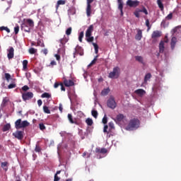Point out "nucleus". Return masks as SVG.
Returning <instances> with one entry per match:
<instances>
[{
    "instance_id": "nucleus-33",
    "label": "nucleus",
    "mask_w": 181,
    "mask_h": 181,
    "mask_svg": "<svg viewBox=\"0 0 181 181\" xmlns=\"http://www.w3.org/2000/svg\"><path fill=\"white\" fill-rule=\"evenodd\" d=\"M86 123L87 124V125H88V127H91V125H93V119H90V118L86 119Z\"/></svg>"
},
{
    "instance_id": "nucleus-41",
    "label": "nucleus",
    "mask_w": 181,
    "mask_h": 181,
    "mask_svg": "<svg viewBox=\"0 0 181 181\" xmlns=\"http://www.w3.org/2000/svg\"><path fill=\"white\" fill-rule=\"evenodd\" d=\"M91 114L94 118H97L98 117V112H97V110H92Z\"/></svg>"
},
{
    "instance_id": "nucleus-24",
    "label": "nucleus",
    "mask_w": 181,
    "mask_h": 181,
    "mask_svg": "<svg viewBox=\"0 0 181 181\" xmlns=\"http://www.w3.org/2000/svg\"><path fill=\"white\" fill-rule=\"evenodd\" d=\"M11 129V124H6L3 127V132H6V131H9Z\"/></svg>"
},
{
    "instance_id": "nucleus-50",
    "label": "nucleus",
    "mask_w": 181,
    "mask_h": 181,
    "mask_svg": "<svg viewBox=\"0 0 181 181\" xmlns=\"http://www.w3.org/2000/svg\"><path fill=\"white\" fill-rule=\"evenodd\" d=\"M8 101H9V100L8 99V98H4L3 99V101H2L3 105H6Z\"/></svg>"
},
{
    "instance_id": "nucleus-39",
    "label": "nucleus",
    "mask_w": 181,
    "mask_h": 181,
    "mask_svg": "<svg viewBox=\"0 0 181 181\" xmlns=\"http://www.w3.org/2000/svg\"><path fill=\"white\" fill-rule=\"evenodd\" d=\"M0 30H6V32H7V33H11V30H9V28H8V27L1 26V27H0Z\"/></svg>"
},
{
    "instance_id": "nucleus-64",
    "label": "nucleus",
    "mask_w": 181,
    "mask_h": 181,
    "mask_svg": "<svg viewBox=\"0 0 181 181\" xmlns=\"http://www.w3.org/2000/svg\"><path fill=\"white\" fill-rule=\"evenodd\" d=\"M109 127H110V128H111L112 129V128H114V123L110 122L109 123Z\"/></svg>"
},
{
    "instance_id": "nucleus-15",
    "label": "nucleus",
    "mask_w": 181,
    "mask_h": 181,
    "mask_svg": "<svg viewBox=\"0 0 181 181\" xmlns=\"http://www.w3.org/2000/svg\"><path fill=\"white\" fill-rule=\"evenodd\" d=\"M163 52H165V43L161 40L159 43V53H163Z\"/></svg>"
},
{
    "instance_id": "nucleus-23",
    "label": "nucleus",
    "mask_w": 181,
    "mask_h": 181,
    "mask_svg": "<svg viewBox=\"0 0 181 181\" xmlns=\"http://www.w3.org/2000/svg\"><path fill=\"white\" fill-rule=\"evenodd\" d=\"M30 123L27 120H24L21 122V128H26V127H29Z\"/></svg>"
},
{
    "instance_id": "nucleus-7",
    "label": "nucleus",
    "mask_w": 181,
    "mask_h": 181,
    "mask_svg": "<svg viewBox=\"0 0 181 181\" xmlns=\"http://www.w3.org/2000/svg\"><path fill=\"white\" fill-rule=\"evenodd\" d=\"M127 6H130V8H136L139 5V1L127 0Z\"/></svg>"
},
{
    "instance_id": "nucleus-2",
    "label": "nucleus",
    "mask_w": 181,
    "mask_h": 181,
    "mask_svg": "<svg viewBox=\"0 0 181 181\" xmlns=\"http://www.w3.org/2000/svg\"><path fill=\"white\" fill-rule=\"evenodd\" d=\"M136 128H139V119H132L129 122L126 129L127 131H134V129H136Z\"/></svg>"
},
{
    "instance_id": "nucleus-19",
    "label": "nucleus",
    "mask_w": 181,
    "mask_h": 181,
    "mask_svg": "<svg viewBox=\"0 0 181 181\" xmlns=\"http://www.w3.org/2000/svg\"><path fill=\"white\" fill-rule=\"evenodd\" d=\"M136 40H141L142 39V30H139L137 34L135 36Z\"/></svg>"
},
{
    "instance_id": "nucleus-8",
    "label": "nucleus",
    "mask_w": 181,
    "mask_h": 181,
    "mask_svg": "<svg viewBox=\"0 0 181 181\" xmlns=\"http://www.w3.org/2000/svg\"><path fill=\"white\" fill-rule=\"evenodd\" d=\"M13 136L16 137L19 141H22L23 139V132L22 131H16L13 133Z\"/></svg>"
},
{
    "instance_id": "nucleus-40",
    "label": "nucleus",
    "mask_w": 181,
    "mask_h": 181,
    "mask_svg": "<svg viewBox=\"0 0 181 181\" xmlns=\"http://www.w3.org/2000/svg\"><path fill=\"white\" fill-rule=\"evenodd\" d=\"M43 111L45 114H50V110H49L47 106H43Z\"/></svg>"
},
{
    "instance_id": "nucleus-6",
    "label": "nucleus",
    "mask_w": 181,
    "mask_h": 181,
    "mask_svg": "<svg viewBox=\"0 0 181 181\" xmlns=\"http://www.w3.org/2000/svg\"><path fill=\"white\" fill-rule=\"evenodd\" d=\"M22 98L23 101H28V100H32L33 98V93L26 92L22 94Z\"/></svg>"
},
{
    "instance_id": "nucleus-55",
    "label": "nucleus",
    "mask_w": 181,
    "mask_h": 181,
    "mask_svg": "<svg viewBox=\"0 0 181 181\" xmlns=\"http://www.w3.org/2000/svg\"><path fill=\"white\" fill-rule=\"evenodd\" d=\"M59 180H60V177L57 176V174H55L54 177V181H59Z\"/></svg>"
},
{
    "instance_id": "nucleus-38",
    "label": "nucleus",
    "mask_w": 181,
    "mask_h": 181,
    "mask_svg": "<svg viewBox=\"0 0 181 181\" xmlns=\"http://www.w3.org/2000/svg\"><path fill=\"white\" fill-rule=\"evenodd\" d=\"M28 60H23V70H26L28 69Z\"/></svg>"
},
{
    "instance_id": "nucleus-44",
    "label": "nucleus",
    "mask_w": 181,
    "mask_h": 181,
    "mask_svg": "<svg viewBox=\"0 0 181 181\" xmlns=\"http://www.w3.org/2000/svg\"><path fill=\"white\" fill-rule=\"evenodd\" d=\"M39 127L41 131H45V129H46V126H45V124L43 123H40Z\"/></svg>"
},
{
    "instance_id": "nucleus-53",
    "label": "nucleus",
    "mask_w": 181,
    "mask_h": 181,
    "mask_svg": "<svg viewBox=\"0 0 181 181\" xmlns=\"http://www.w3.org/2000/svg\"><path fill=\"white\" fill-rule=\"evenodd\" d=\"M146 26H147V28L149 29H151V25L149 23V20L148 19H146Z\"/></svg>"
},
{
    "instance_id": "nucleus-3",
    "label": "nucleus",
    "mask_w": 181,
    "mask_h": 181,
    "mask_svg": "<svg viewBox=\"0 0 181 181\" xmlns=\"http://www.w3.org/2000/svg\"><path fill=\"white\" fill-rule=\"evenodd\" d=\"M93 32H94V25H90L86 32V40L88 42V43L94 42V37L91 36Z\"/></svg>"
},
{
    "instance_id": "nucleus-35",
    "label": "nucleus",
    "mask_w": 181,
    "mask_h": 181,
    "mask_svg": "<svg viewBox=\"0 0 181 181\" xmlns=\"http://www.w3.org/2000/svg\"><path fill=\"white\" fill-rule=\"evenodd\" d=\"M92 45L94 47L95 54H98V45H97V43L95 42H93Z\"/></svg>"
},
{
    "instance_id": "nucleus-5",
    "label": "nucleus",
    "mask_w": 181,
    "mask_h": 181,
    "mask_svg": "<svg viewBox=\"0 0 181 181\" xmlns=\"http://www.w3.org/2000/svg\"><path fill=\"white\" fill-rule=\"evenodd\" d=\"M107 105L109 108H111V110H115V108H117V103L112 98L107 100Z\"/></svg>"
},
{
    "instance_id": "nucleus-57",
    "label": "nucleus",
    "mask_w": 181,
    "mask_h": 181,
    "mask_svg": "<svg viewBox=\"0 0 181 181\" xmlns=\"http://www.w3.org/2000/svg\"><path fill=\"white\" fill-rule=\"evenodd\" d=\"M61 90L62 91H66V88H64V85L62 83H60Z\"/></svg>"
},
{
    "instance_id": "nucleus-22",
    "label": "nucleus",
    "mask_w": 181,
    "mask_h": 181,
    "mask_svg": "<svg viewBox=\"0 0 181 181\" xmlns=\"http://www.w3.org/2000/svg\"><path fill=\"white\" fill-rule=\"evenodd\" d=\"M145 90L144 89H137L135 90V93L138 95H144L145 94Z\"/></svg>"
},
{
    "instance_id": "nucleus-34",
    "label": "nucleus",
    "mask_w": 181,
    "mask_h": 181,
    "mask_svg": "<svg viewBox=\"0 0 181 181\" xmlns=\"http://www.w3.org/2000/svg\"><path fill=\"white\" fill-rule=\"evenodd\" d=\"M135 59L136 62H139V63H144V57L141 56H136Z\"/></svg>"
},
{
    "instance_id": "nucleus-20",
    "label": "nucleus",
    "mask_w": 181,
    "mask_h": 181,
    "mask_svg": "<svg viewBox=\"0 0 181 181\" xmlns=\"http://www.w3.org/2000/svg\"><path fill=\"white\" fill-rule=\"evenodd\" d=\"M86 15L88 17L91 16V4H87Z\"/></svg>"
},
{
    "instance_id": "nucleus-49",
    "label": "nucleus",
    "mask_w": 181,
    "mask_h": 181,
    "mask_svg": "<svg viewBox=\"0 0 181 181\" xmlns=\"http://www.w3.org/2000/svg\"><path fill=\"white\" fill-rule=\"evenodd\" d=\"M141 12H143V13H145V15H148V10H146V8L143 7L142 9H140Z\"/></svg>"
},
{
    "instance_id": "nucleus-60",
    "label": "nucleus",
    "mask_w": 181,
    "mask_h": 181,
    "mask_svg": "<svg viewBox=\"0 0 181 181\" xmlns=\"http://www.w3.org/2000/svg\"><path fill=\"white\" fill-rule=\"evenodd\" d=\"M60 83H59L58 82H56L54 85V88H57L58 87H59Z\"/></svg>"
},
{
    "instance_id": "nucleus-31",
    "label": "nucleus",
    "mask_w": 181,
    "mask_h": 181,
    "mask_svg": "<svg viewBox=\"0 0 181 181\" xmlns=\"http://www.w3.org/2000/svg\"><path fill=\"white\" fill-rule=\"evenodd\" d=\"M116 119L119 122H121V121H122V119H124V115H122V114L117 115L116 117Z\"/></svg>"
},
{
    "instance_id": "nucleus-11",
    "label": "nucleus",
    "mask_w": 181,
    "mask_h": 181,
    "mask_svg": "<svg viewBox=\"0 0 181 181\" xmlns=\"http://www.w3.org/2000/svg\"><path fill=\"white\" fill-rule=\"evenodd\" d=\"M64 84L65 87H73V86H74V81L71 79L68 80L65 78L64 80Z\"/></svg>"
},
{
    "instance_id": "nucleus-45",
    "label": "nucleus",
    "mask_w": 181,
    "mask_h": 181,
    "mask_svg": "<svg viewBox=\"0 0 181 181\" xmlns=\"http://www.w3.org/2000/svg\"><path fill=\"white\" fill-rule=\"evenodd\" d=\"M141 12V9H136L134 14L136 16V18H139V13Z\"/></svg>"
},
{
    "instance_id": "nucleus-43",
    "label": "nucleus",
    "mask_w": 181,
    "mask_h": 181,
    "mask_svg": "<svg viewBox=\"0 0 181 181\" xmlns=\"http://www.w3.org/2000/svg\"><path fill=\"white\" fill-rule=\"evenodd\" d=\"M173 18V13H170L166 17H165V20L166 21H171V19Z\"/></svg>"
},
{
    "instance_id": "nucleus-12",
    "label": "nucleus",
    "mask_w": 181,
    "mask_h": 181,
    "mask_svg": "<svg viewBox=\"0 0 181 181\" xmlns=\"http://www.w3.org/2000/svg\"><path fill=\"white\" fill-rule=\"evenodd\" d=\"M76 54H80V56H83V49H81V47L77 46L75 48V52H74V57H76Z\"/></svg>"
},
{
    "instance_id": "nucleus-58",
    "label": "nucleus",
    "mask_w": 181,
    "mask_h": 181,
    "mask_svg": "<svg viewBox=\"0 0 181 181\" xmlns=\"http://www.w3.org/2000/svg\"><path fill=\"white\" fill-rule=\"evenodd\" d=\"M165 43H168L169 42V39L168 38V35H165L164 37V40L163 41Z\"/></svg>"
},
{
    "instance_id": "nucleus-42",
    "label": "nucleus",
    "mask_w": 181,
    "mask_h": 181,
    "mask_svg": "<svg viewBox=\"0 0 181 181\" xmlns=\"http://www.w3.org/2000/svg\"><path fill=\"white\" fill-rule=\"evenodd\" d=\"M103 124H105L108 122V118L107 117V115H105L103 119H102Z\"/></svg>"
},
{
    "instance_id": "nucleus-14",
    "label": "nucleus",
    "mask_w": 181,
    "mask_h": 181,
    "mask_svg": "<svg viewBox=\"0 0 181 181\" xmlns=\"http://www.w3.org/2000/svg\"><path fill=\"white\" fill-rule=\"evenodd\" d=\"M176 43H177V38H176V37H173L171 38V42H170V46L173 50H175Z\"/></svg>"
},
{
    "instance_id": "nucleus-28",
    "label": "nucleus",
    "mask_w": 181,
    "mask_h": 181,
    "mask_svg": "<svg viewBox=\"0 0 181 181\" xmlns=\"http://www.w3.org/2000/svg\"><path fill=\"white\" fill-rule=\"evenodd\" d=\"M151 77H152V75L151 74V73L146 74L144 76V83H148V80H150Z\"/></svg>"
},
{
    "instance_id": "nucleus-61",
    "label": "nucleus",
    "mask_w": 181,
    "mask_h": 181,
    "mask_svg": "<svg viewBox=\"0 0 181 181\" xmlns=\"http://www.w3.org/2000/svg\"><path fill=\"white\" fill-rule=\"evenodd\" d=\"M42 104H43V102L42 101V100H37L38 106L40 107L42 105Z\"/></svg>"
},
{
    "instance_id": "nucleus-54",
    "label": "nucleus",
    "mask_w": 181,
    "mask_h": 181,
    "mask_svg": "<svg viewBox=\"0 0 181 181\" xmlns=\"http://www.w3.org/2000/svg\"><path fill=\"white\" fill-rule=\"evenodd\" d=\"M28 90H29V86H28L26 85L23 86V88H22L23 91H28Z\"/></svg>"
},
{
    "instance_id": "nucleus-59",
    "label": "nucleus",
    "mask_w": 181,
    "mask_h": 181,
    "mask_svg": "<svg viewBox=\"0 0 181 181\" xmlns=\"http://www.w3.org/2000/svg\"><path fill=\"white\" fill-rule=\"evenodd\" d=\"M107 129H108V125H105L104 126V129H103V132H107V134H108V131H107Z\"/></svg>"
},
{
    "instance_id": "nucleus-32",
    "label": "nucleus",
    "mask_w": 181,
    "mask_h": 181,
    "mask_svg": "<svg viewBox=\"0 0 181 181\" xmlns=\"http://www.w3.org/2000/svg\"><path fill=\"white\" fill-rule=\"evenodd\" d=\"M98 59V55L95 56L93 60L88 64V67H91V66H94V64L96 63L97 59Z\"/></svg>"
},
{
    "instance_id": "nucleus-9",
    "label": "nucleus",
    "mask_w": 181,
    "mask_h": 181,
    "mask_svg": "<svg viewBox=\"0 0 181 181\" xmlns=\"http://www.w3.org/2000/svg\"><path fill=\"white\" fill-rule=\"evenodd\" d=\"M8 54H7V57L8 59V60H11V59H13L14 56H15V49L11 47L8 50Z\"/></svg>"
},
{
    "instance_id": "nucleus-46",
    "label": "nucleus",
    "mask_w": 181,
    "mask_h": 181,
    "mask_svg": "<svg viewBox=\"0 0 181 181\" xmlns=\"http://www.w3.org/2000/svg\"><path fill=\"white\" fill-rule=\"evenodd\" d=\"M5 78L7 81H9V80L11 79V74H9L8 73H6L5 74Z\"/></svg>"
},
{
    "instance_id": "nucleus-21",
    "label": "nucleus",
    "mask_w": 181,
    "mask_h": 181,
    "mask_svg": "<svg viewBox=\"0 0 181 181\" xmlns=\"http://www.w3.org/2000/svg\"><path fill=\"white\" fill-rule=\"evenodd\" d=\"M60 5H66V1L65 0H59L57 3L56 5V9L57 11V9H59V6H60Z\"/></svg>"
},
{
    "instance_id": "nucleus-4",
    "label": "nucleus",
    "mask_w": 181,
    "mask_h": 181,
    "mask_svg": "<svg viewBox=\"0 0 181 181\" xmlns=\"http://www.w3.org/2000/svg\"><path fill=\"white\" fill-rule=\"evenodd\" d=\"M120 73H121V69H119V67L116 66L113 68V71L109 74L108 77L109 78H118V77H119Z\"/></svg>"
},
{
    "instance_id": "nucleus-26",
    "label": "nucleus",
    "mask_w": 181,
    "mask_h": 181,
    "mask_svg": "<svg viewBox=\"0 0 181 181\" xmlns=\"http://www.w3.org/2000/svg\"><path fill=\"white\" fill-rule=\"evenodd\" d=\"M42 98H52V95L49 93H44L41 95Z\"/></svg>"
},
{
    "instance_id": "nucleus-36",
    "label": "nucleus",
    "mask_w": 181,
    "mask_h": 181,
    "mask_svg": "<svg viewBox=\"0 0 181 181\" xmlns=\"http://www.w3.org/2000/svg\"><path fill=\"white\" fill-rule=\"evenodd\" d=\"M83 37H84V31H81L78 36V40L81 43L83 42Z\"/></svg>"
},
{
    "instance_id": "nucleus-52",
    "label": "nucleus",
    "mask_w": 181,
    "mask_h": 181,
    "mask_svg": "<svg viewBox=\"0 0 181 181\" xmlns=\"http://www.w3.org/2000/svg\"><path fill=\"white\" fill-rule=\"evenodd\" d=\"M35 151L36 152H40V151H42V148H40V146H39L38 145H36V146H35Z\"/></svg>"
},
{
    "instance_id": "nucleus-10",
    "label": "nucleus",
    "mask_w": 181,
    "mask_h": 181,
    "mask_svg": "<svg viewBox=\"0 0 181 181\" xmlns=\"http://www.w3.org/2000/svg\"><path fill=\"white\" fill-rule=\"evenodd\" d=\"M117 4H118V9L120 11V15L121 16H124V2L122 0H117Z\"/></svg>"
},
{
    "instance_id": "nucleus-37",
    "label": "nucleus",
    "mask_w": 181,
    "mask_h": 181,
    "mask_svg": "<svg viewBox=\"0 0 181 181\" xmlns=\"http://www.w3.org/2000/svg\"><path fill=\"white\" fill-rule=\"evenodd\" d=\"M30 54H35V53H36V52H37V49L33 48V47H31L28 50Z\"/></svg>"
},
{
    "instance_id": "nucleus-16",
    "label": "nucleus",
    "mask_w": 181,
    "mask_h": 181,
    "mask_svg": "<svg viewBox=\"0 0 181 181\" xmlns=\"http://www.w3.org/2000/svg\"><path fill=\"white\" fill-rule=\"evenodd\" d=\"M108 151L105 148H95V153H107Z\"/></svg>"
},
{
    "instance_id": "nucleus-48",
    "label": "nucleus",
    "mask_w": 181,
    "mask_h": 181,
    "mask_svg": "<svg viewBox=\"0 0 181 181\" xmlns=\"http://www.w3.org/2000/svg\"><path fill=\"white\" fill-rule=\"evenodd\" d=\"M66 35H67V36H69V35H71V27L69 28L66 30Z\"/></svg>"
},
{
    "instance_id": "nucleus-1",
    "label": "nucleus",
    "mask_w": 181,
    "mask_h": 181,
    "mask_svg": "<svg viewBox=\"0 0 181 181\" xmlns=\"http://www.w3.org/2000/svg\"><path fill=\"white\" fill-rule=\"evenodd\" d=\"M35 27V22L33 20L28 18L24 20V22L21 24V30L30 33V30Z\"/></svg>"
},
{
    "instance_id": "nucleus-18",
    "label": "nucleus",
    "mask_w": 181,
    "mask_h": 181,
    "mask_svg": "<svg viewBox=\"0 0 181 181\" xmlns=\"http://www.w3.org/2000/svg\"><path fill=\"white\" fill-rule=\"evenodd\" d=\"M15 125H16V129H21V127L22 125V119H18L16 120V122H15Z\"/></svg>"
},
{
    "instance_id": "nucleus-47",
    "label": "nucleus",
    "mask_w": 181,
    "mask_h": 181,
    "mask_svg": "<svg viewBox=\"0 0 181 181\" xmlns=\"http://www.w3.org/2000/svg\"><path fill=\"white\" fill-rule=\"evenodd\" d=\"M14 33L15 35H18V33H19V25H16L14 28Z\"/></svg>"
},
{
    "instance_id": "nucleus-63",
    "label": "nucleus",
    "mask_w": 181,
    "mask_h": 181,
    "mask_svg": "<svg viewBox=\"0 0 181 181\" xmlns=\"http://www.w3.org/2000/svg\"><path fill=\"white\" fill-rule=\"evenodd\" d=\"M55 57H56L57 60L58 62H59V60H60V59H61L60 55H59V54H55Z\"/></svg>"
},
{
    "instance_id": "nucleus-30",
    "label": "nucleus",
    "mask_w": 181,
    "mask_h": 181,
    "mask_svg": "<svg viewBox=\"0 0 181 181\" xmlns=\"http://www.w3.org/2000/svg\"><path fill=\"white\" fill-rule=\"evenodd\" d=\"M68 119L71 124H76V122L73 119V115H71V114H68Z\"/></svg>"
},
{
    "instance_id": "nucleus-25",
    "label": "nucleus",
    "mask_w": 181,
    "mask_h": 181,
    "mask_svg": "<svg viewBox=\"0 0 181 181\" xmlns=\"http://www.w3.org/2000/svg\"><path fill=\"white\" fill-rule=\"evenodd\" d=\"M59 42L61 45H64V44L67 43L69 42V38L66 37L64 36L62 39L59 40Z\"/></svg>"
},
{
    "instance_id": "nucleus-51",
    "label": "nucleus",
    "mask_w": 181,
    "mask_h": 181,
    "mask_svg": "<svg viewBox=\"0 0 181 181\" xmlns=\"http://www.w3.org/2000/svg\"><path fill=\"white\" fill-rule=\"evenodd\" d=\"M16 87V84L15 83H11V84H9L8 86V88L11 89V88H15Z\"/></svg>"
},
{
    "instance_id": "nucleus-29",
    "label": "nucleus",
    "mask_w": 181,
    "mask_h": 181,
    "mask_svg": "<svg viewBox=\"0 0 181 181\" xmlns=\"http://www.w3.org/2000/svg\"><path fill=\"white\" fill-rule=\"evenodd\" d=\"M157 4H158V6L160 8V11H163L164 6H163V4L162 3V1L157 0Z\"/></svg>"
},
{
    "instance_id": "nucleus-62",
    "label": "nucleus",
    "mask_w": 181,
    "mask_h": 181,
    "mask_svg": "<svg viewBox=\"0 0 181 181\" xmlns=\"http://www.w3.org/2000/svg\"><path fill=\"white\" fill-rule=\"evenodd\" d=\"M42 52L45 55L47 54V53H48L47 49H44L42 50Z\"/></svg>"
},
{
    "instance_id": "nucleus-27",
    "label": "nucleus",
    "mask_w": 181,
    "mask_h": 181,
    "mask_svg": "<svg viewBox=\"0 0 181 181\" xmlns=\"http://www.w3.org/2000/svg\"><path fill=\"white\" fill-rule=\"evenodd\" d=\"M1 168L5 170V172L8 171V162L1 163Z\"/></svg>"
},
{
    "instance_id": "nucleus-13",
    "label": "nucleus",
    "mask_w": 181,
    "mask_h": 181,
    "mask_svg": "<svg viewBox=\"0 0 181 181\" xmlns=\"http://www.w3.org/2000/svg\"><path fill=\"white\" fill-rule=\"evenodd\" d=\"M160 36H162V33L159 30L153 31L151 35L152 39H156L158 37H160Z\"/></svg>"
},
{
    "instance_id": "nucleus-56",
    "label": "nucleus",
    "mask_w": 181,
    "mask_h": 181,
    "mask_svg": "<svg viewBox=\"0 0 181 181\" xmlns=\"http://www.w3.org/2000/svg\"><path fill=\"white\" fill-rule=\"evenodd\" d=\"M83 158H90V154H88L87 152H84L82 155Z\"/></svg>"
},
{
    "instance_id": "nucleus-17",
    "label": "nucleus",
    "mask_w": 181,
    "mask_h": 181,
    "mask_svg": "<svg viewBox=\"0 0 181 181\" xmlns=\"http://www.w3.org/2000/svg\"><path fill=\"white\" fill-rule=\"evenodd\" d=\"M110 88H104L100 93V95L105 97V95H108L110 94Z\"/></svg>"
}]
</instances>
